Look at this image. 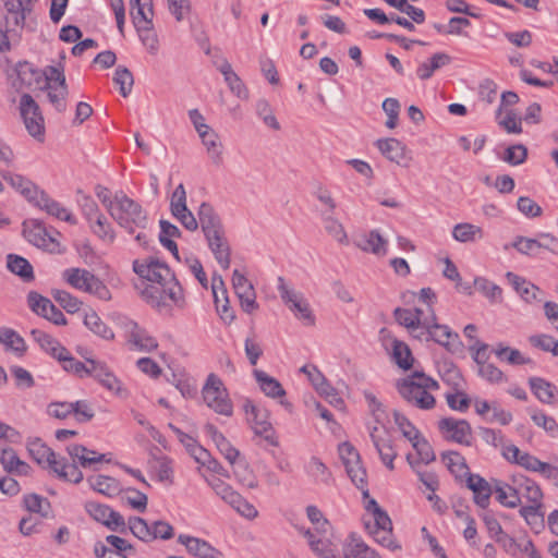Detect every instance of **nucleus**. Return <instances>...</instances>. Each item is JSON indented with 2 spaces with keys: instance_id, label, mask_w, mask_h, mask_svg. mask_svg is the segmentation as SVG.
<instances>
[{
  "instance_id": "7ed1b4c3",
  "label": "nucleus",
  "mask_w": 558,
  "mask_h": 558,
  "mask_svg": "<svg viewBox=\"0 0 558 558\" xmlns=\"http://www.w3.org/2000/svg\"><path fill=\"white\" fill-rule=\"evenodd\" d=\"M29 456L43 468H49L62 481L78 484L83 473L75 464H69L65 458L58 459L57 453L39 438L28 440Z\"/></svg>"
},
{
  "instance_id": "4468645a",
  "label": "nucleus",
  "mask_w": 558,
  "mask_h": 558,
  "mask_svg": "<svg viewBox=\"0 0 558 558\" xmlns=\"http://www.w3.org/2000/svg\"><path fill=\"white\" fill-rule=\"evenodd\" d=\"M211 292L217 314L225 324H232L235 319V312L230 306L225 281L222 277L217 272H215L211 277Z\"/></svg>"
},
{
  "instance_id": "5fc2aeb1",
  "label": "nucleus",
  "mask_w": 558,
  "mask_h": 558,
  "mask_svg": "<svg viewBox=\"0 0 558 558\" xmlns=\"http://www.w3.org/2000/svg\"><path fill=\"white\" fill-rule=\"evenodd\" d=\"M323 223L326 232L341 244L348 243V235L342 223L332 214L323 215Z\"/></svg>"
},
{
  "instance_id": "8fccbe9b",
  "label": "nucleus",
  "mask_w": 558,
  "mask_h": 558,
  "mask_svg": "<svg viewBox=\"0 0 558 558\" xmlns=\"http://www.w3.org/2000/svg\"><path fill=\"white\" fill-rule=\"evenodd\" d=\"M396 322L412 331L418 327V306L397 307L393 311Z\"/></svg>"
},
{
  "instance_id": "a19ab883",
  "label": "nucleus",
  "mask_w": 558,
  "mask_h": 558,
  "mask_svg": "<svg viewBox=\"0 0 558 558\" xmlns=\"http://www.w3.org/2000/svg\"><path fill=\"white\" fill-rule=\"evenodd\" d=\"M7 267L12 274L19 276L25 282H29L35 278L33 266L26 258L20 255L9 254L7 256Z\"/></svg>"
},
{
  "instance_id": "6ab92c4d",
  "label": "nucleus",
  "mask_w": 558,
  "mask_h": 558,
  "mask_svg": "<svg viewBox=\"0 0 558 558\" xmlns=\"http://www.w3.org/2000/svg\"><path fill=\"white\" fill-rule=\"evenodd\" d=\"M425 335L426 341H434L441 347L450 350V347L459 342V335L453 332L448 325L439 324L435 320L421 328V336Z\"/></svg>"
},
{
  "instance_id": "58836bf2",
  "label": "nucleus",
  "mask_w": 558,
  "mask_h": 558,
  "mask_svg": "<svg viewBox=\"0 0 558 558\" xmlns=\"http://www.w3.org/2000/svg\"><path fill=\"white\" fill-rule=\"evenodd\" d=\"M529 385L535 397L545 404H553L557 388L551 383L541 377H531Z\"/></svg>"
},
{
  "instance_id": "37998d69",
  "label": "nucleus",
  "mask_w": 558,
  "mask_h": 558,
  "mask_svg": "<svg viewBox=\"0 0 558 558\" xmlns=\"http://www.w3.org/2000/svg\"><path fill=\"white\" fill-rule=\"evenodd\" d=\"M452 236L458 242L469 243L482 240L484 232L483 229L478 226L463 222L453 227Z\"/></svg>"
},
{
  "instance_id": "dca6fc26",
  "label": "nucleus",
  "mask_w": 558,
  "mask_h": 558,
  "mask_svg": "<svg viewBox=\"0 0 558 558\" xmlns=\"http://www.w3.org/2000/svg\"><path fill=\"white\" fill-rule=\"evenodd\" d=\"M121 325L128 338V342L136 350L150 352L158 348L157 340L148 335V332L141 328L134 320L124 318Z\"/></svg>"
},
{
  "instance_id": "2f4dec72",
  "label": "nucleus",
  "mask_w": 558,
  "mask_h": 558,
  "mask_svg": "<svg viewBox=\"0 0 558 558\" xmlns=\"http://www.w3.org/2000/svg\"><path fill=\"white\" fill-rule=\"evenodd\" d=\"M0 462L3 469L9 473L26 475L31 470V466L22 461L12 448L0 449Z\"/></svg>"
},
{
  "instance_id": "338daca9",
  "label": "nucleus",
  "mask_w": 558,
  "mask_h": 558,
  "mask_svg": "<svg viewBox=\"0 0 558 558\" xmlns=\"http://www.w3.org/2000/svg\"><path fill=\"white\" fill-rule=\"evenodd\" d=\"M531 418L535 425L549 433L550 436L556 437L558 435V424L553 416L545 414L543 411L533 410Z\"/></svg>"
},
{
  "instance_id": "6e6d98bb",
  "label": "nucleus",
  "mask_w": 558,
  "mask_h": 558,
  "mask_svg": "<svg viewBox=\"0 0 558 558\" xmlns=\"http://www.w3.org/2000/svg\"><path fill=\"white\" fill-rule=\"evenodd\" d=\"M451 57L445 52H437L433 54L426 62L421 65V78H428L433 73L440 68L449 64Z\"/></svg>"
},
{
  "instance_id": "a878e982",
  "label": "nucleus",
  "mask_w": 558,
  "mask_h": 558,
  "mask_svg": "<svg viewBox=\"0 0 558 558\" xmlns=\"http://www.w3.org/2000/svg\"><path fill=\"white\" fill-rule=\"evenodd\" d=\"M379 151L390 161L407 167L410 158L403 144L396 138H384L376 142Z\"/></svg>"
},
{
  "instance_id": "f8f14e48",
  "label": "nucleus",
  "mask_w": 558,
  "mask_h": 558,
  "mask_svg": "<svg viewBox=\"0 0 558 558\" xmlns=\"http://www.w3.org/2000/svg\"><path fill=\"white\" fill-rule=\"evenodd\" d=\"M232 288L243 312L252 314L259 308L254 286L238 269L232 274Z\"/></svg>"
},
{
  "instance_id": "e2e57ef3",
  "label": "nucleus",
  "mask_w": 558,
  "mask_h": 558,
  "mask_svg": "<svg viewBox=\"0 0 558 558\" xmlns=\"http://www.w3.org/2000/svg\"><path fill=\"white\" fill-rule=\"evenodd\" d=\"M305 536L310 539V546L320 558H339L331 544L327 539H315L313 533L307 530Z\"/></svg>"
},
{
  "instance_id": "603ef678",
  "label": "nucleus",
  "mask_w": 558,
  "mask_h": 558,
  "mask_svg": "<svg viewBox=\"0 0 558 558\" xmlns=\"http://www.w3.org/2000/svg\"><path fill=\"white\" fill-rule=\"evenodd\" d=\"M84 324L90 331L106 340H112L114 338L111 328L108 327L95 312L85 315Z\"/></svg>"
},
{
  "instance_id": "f704fd0d",
  "label": "nucleus",
  "mask_w": 558,
  "mask_h": 558,
  "mask_svg": "<svg viewBox=\"0 0 558 558\" xmlns=\"http://www.w3.org/2000/svg\"><path fill=\"white\" fill-rule=\"evenodd\" d=\"M37 205L40 209L45 210L47 214L60 219L64 220L71 225H76V219L73 217V215L64 207L61 206L60 203L56 202L54 199L50 198L45 193H41Z\"/></svg>"
},
{
  "instance_id": "c756f323",
  "label": "nucleus",
  "mask_w": 558,
  "mask_h": 558,
  "mask_svg": "<svg viewBox=\"0 0 558 558\" xmlns=\"http://www.w3.org/2000/svg\"><path fill=\"white\" fill-rule=\"evenodd\" d=\"M206 434L213 439L215 442L217 449L220 451V453L231 463L234 464L236 459L240 456V452L238 449H235L230 441L223 436L222 433L218 430V428L207 423L204 427Z\"/></svg>"
},
{
  "instance_id": "aec40b11",
  "label": "nucleus",
  "mask_w": 558,
  "mask_h": 558,
  "mask_svg": "<svg viewBox=\"0 0 558 558\" xmlns=\"http://www.w3.org/2000/svg\"><path fill=\"white\" fill-rule=\"evenodd\" d=\"M369 436L383 463H385L390 470H392L396 452L390 444L389 434L386 427L384 425H376L372 427Z\"/></svg>"
},
{
  "instance_id": "79ce46f5",
  "label": "nucleus",
  "mask_w": 558,
  "mask_h": 558,
  "mask_svg": "<svg viewBox=\"0 0 558 558\" xmlns=\"http://www.w3.org/2000/svg\"><path fill=\"white\" fill-rule=\"evenodd\" d=\"M345 471L351 482L357 489L361 490L363 498L369 497L367 473L363 466L362 460L359 459L356 463L345 466Z\"/></svg>"
},
{
  "instance_id": "f03ea898",
  "label": "nucleus",
  "mask_w": 558,
  "mask_h": 558,
  "mask_svg": "<svg viewBox=\"0 0 558 558\" xmlns=\"http://www.w3.org/2000/svg\"><path fill=\"white\" fill-rule=\"evenodd\" d=\"M198 218L202 231L215 259L222 269H229L231 247L220 217L210 204L202 203L198 208Z\"/></svg>"
},
{
  "instance_id": "052dcab7",
  "label": "nucleus",
  "mask_w": 558,
  "mask_h": 558,
  "mask_svg": "<svg viewBox=\"0 0 558 558\" xmlns=\"http://www.w3.org/2000/svg\"><path fill=\"white\" fill-rule=\"evenodd\" d=\"M52 296L70 314L78 312L83 305L77 298L64 290H53Z\"/></svg>"
},
{
  "instance_id": "9d476101",
  "label": "nucleus",
  "mask_w": 558,
  "mask_h": 558,
  "mask_svg": "<svg viewBox=\"0 0 558 558\" xmlns=\"http://www.w3.org/2000/svg\"><path fill=\"white\" fill-rule=\"evenodd\" d=\"M20 109L26 130L33 137L41 142L45 134L44 119L34 98L28 94L22 95Z\"/></svg>"
},
{
  "instance_id": "c03bdc74",
  "label": "nucleus",
  "mask_w": 558,
  "mask_h": 558,
  "mask_svg": "<svg viewBox=\"0 0 558 558\" xmlns=\"http://www.w3.org/2000/svg\"><path fill=\"white\" fill-rule=\"evenodd\" d=\"M87 481L94 490L108 497L116 496L121 490L119 482L110 476L96 475L90 476Z\"/></svg>"
},
{
  "instance_id": "69168bd1",
  "label": "nucleus",
  "mask_w": 558,
  "mask_h": 558,
  "mask_svg": "<svg viewBox=\"0 0 558 558\" xmlns=\"http://www.w3.org/2000/svg\"><path fill=\"white\" fill-rule=\"evenodd\" d=\"M541 506L542 505H530L520 509L521 517L536 531L544 526V515L539 512Z\"/></svg>"
},
{
  "instance_id": "423d86ee",
  "label": "nucleus",
  "mask_w": 558,
  "mask_h": 558,
  "mask_svg": "<svg viewBox=\"0 0 558 558\" xmlns=\"http://www.w3.org/2000/svg\"><path fill=\"white\" fill-rule=\"evenodd\" d=\"M203 399L208 408L216 413L231 416L233 405L222 380L215 374H209L202 390Z\"/></svg>"
},
{
  "instance_id": "4c0bfd02",
  "label": "nucleus",
  "mask_w": 558,
  "mask_h": 558,
  "mask_svg": "<svg viewBox=\"0 0 558 558\" xmlns=\"http://www.w3.org/2000/svg\"><path fill=\"white\" fill-rule=\"evenodd\" d=\"M31 335L43 350L59 360L62 354L66 353V349L53 337L39 329H33Z\"/></svg>"
},
{
  "instance_id": "774afa93",
  "label": "nucleus",
  "mask_w": 558,
  "mask_h": 558,
  "mask_svg": "<svg viewBox=\"0 0 558 558\" xmlns=\"http://www.w3.org/2000/svg\"><path fill=\"white\" fill-rule=\"evenodd\" d=\"M381 108L387 116V120L385 125L392 130L398 125L399 113H400V102L396 98H386L383 101Z\"/></svg>"
},
{
  "instance_id": "c85d7f7f",
  "label": "nucleus",
  "mask_w": 558,
  "mask_h": 558,
  "mask_svg": "<svg viewBox=\"0 0 558 558\" xmlns=\"http://www.w3.org/2000/svg\"><path fill=\"white\" fill-rule=\"evenodd\" d=\"M66 452L73 461L72 464L76 466L78 463L83 468H92L94 464L105 460V454H98L96 451L77 444L69 445Z\"/></svg>"
},
{
  "instance_id": "72a5a7b5",
  "label": "nucleus",
  "mask_w": 558,
  "mask_h": 558,
  "mask_svg": "<svg viewBox=\"0 0 558 558\" xmlns=\"http://www.w3.org/2000/svg\"><path fill=\"white\" fill-rule=\"evenodd\" d=\"M494 493L496 495L497 501L500 502L504 507L517 508L521 504L517 484L512 486L507 483L497 481L494 485Z\"/></svg>"
},
{
  "instance_id": "1a4fd4ad",
  "label": "nucleus",
  "mask_w": 558,
  "mask_h": 558,
  "mask_svg": "<svg viewBox=\"0 0 558 558\" xmlns=\"http://www.w3.org/2000/svg\"><path fill=\"white\" fill-rule=\"evenodd\" d=\"M247 414V420L252 425L254 433L257 436L263 437L269 445L278 446V439L276 437L275 429L269 422V413L266 409H262L256 404L247 401L244 405Z\"/></svg>"
},
{
  "instance_id": "6e6552de",
  "label": "nucleus",
  "mask_w": 558,
  "mask_h": 558,
  "mask_svg": "<svg viewBox=\"0 0 558 558\" xmlns=\"http://www.w3.org/2000/svg\"><path fill=\"white\" fill-rule=\"evenodd\" d=\"M45 75L49 101L57 109V111H65V99L69 92L63 70H60L56 66H48L45 70Z\"/></svg>"
},
{
  "instance_id": "7c9ffc66",
  "label": "nucleus",
  "mask_w": 558,
  "mask_h": 558,
  "mask_svg": "<svg viewBox=\"0 0 558 558\" xmlns=\"http://www.w3.org/2000/svg\"><path fill=\"white\" fill-rule=\"evenodd\" d=\"M396 388L400 396L409 403L418 407V371L399 379Z\"/></svg>"
},
{
  "instance_id": "393cba45",
  "label": "nucleus",
  "mask_w": 558,
  "mask_h": 558,
  "mask_svg": "<svg viewBox=\"0 0 558 558\" xmlns=\"http://www.w3.org/2000/svg\"><path fill=\"white\" fill-rule=\"evenodd\" d=\"M506 278L524 302L529 304L542 302L538 287L511 271L506 274Z\"/></svg>"
},
{
  "instance_id": "2eb2a0df",
  "label": "nucleus",
  "mask_w": 558,
  "mask_h": 558,
  "mask_svg": "<svg viewBox=\"0 0 558 558\" xmlns=\"http://www.w3.org/2000/svg\"><path fill=\"white\" fill-rule=\"evenodd\" d=\"M27 302L33 312L45 317L54 325H66V318L63 313L47 298L32 291L27 295Z\"/></svg>"
},
{
  "instance_id": "a211bd4d",
  "label": "nucleus",
  "mask_w": 558,
  "mask_h": 558,
  "mask_svg": "<svg viewBox=\"0 0 558 558\" xmlns=\"http://www.w3.org/2000/svg\"><path fill=\"white\" fill-rule=\"evenodd\" d=\"M86 361L89 364L90 377H94L102 387L109 391H112L118 396L123 395L124 390L122 388L121 381L105 363L92 359H87Z\"/></svg>"
},
{
  "instance_id": "20e7f679",
  "label": "nucleus",
  "mask_w": 558,
  "mask_h": 558,
  "mask_svg": "<svg viewBox=\"0 0 558 558\" xmlns=\"http://www.w3.org/2000/svg\"><path fill=\"white\" fill-rule=\"evenodd\" d=\"M110 216L130 234L134 233L136 229H145L148 225L147 213L122 191L117 192V206Z\"/></svg>"
},
{
  "instance_id": "13d9d810",
  "label": "nucleus",
  "mask_w": 558,
  "mask_h": 558,
  "mask_svg": "<svg viewBox=\"0 0 558 558\" xmlns=\"http://www.w3.org/2000/svg\"><path fill=\"white\" fill-rule=\"evenodd\" d=\"M113 82L119 86L120 94L123 97H128L133 88L134 78L132 72L122 65L116 69Z\"/></svg>"
},
{
  "instance_id": "bf43d9fd",
  "label": "nucleus",
  "mask_w": 558,
  "mask_h": 558,
  "mask_svg": "<svg viewBox=\"0 0 558 558\" xmlns=\"http://www.w3.org/2000/svg\"><path fill=\"white\" fill-rule=\"evenodd\" d=\"M60 362H62L63 368L66 372L73 373L78 377L89 376V364H85L75 357H73L70 352L66 350L65 354L59 357Z\"/></svg>"
},
{
  "instance_id": "3c124183",
  "label": "nucleus",
  "mask_w": 558,
  "mask_h": 558,
  "mask_svg": "<svg viewBox=\"0 0 558 558\" xmlns=\"http://www.w3.org/2000/svg\"><path fill=\"white\" fill-rule=\"evenodd\" d=\"M89 227L95 235L106 243H113L116 239L114 230L106 216L101 214L89 223Z\"/></svg>"
},
{
  "instance_id": "4be33fe9",
  "label": "nucleus",
  "mask_w": 558,
  "mask_h": 558,
  "mask_svg": "<svg viewBox=\"0 0 558 558\" xmlns=\"http://www.w3.org/2000/svg\"><path fill=\"white\" fill-rule=\"evenodd\" d=\"M253 375L259 385L262 391L270 398H280V404L286 409L291 410L292 405L289 401L284 400L286 390L281 384L274 377L260 369H254Z\"/></svg>"
},
{
  "instance_id": "4d7b16f0",
  "label": "nucleus",
  "mask_w": 558,
  "mask_h": 558,
  "mask_svg": "<svg viewBox=\"0 0 558 558\" xmlns=\"http://www.w3.org/2000/svg\"><path fill=\"white\" fill-rule=\"evenodd\" d=\"M0 343L7 345L9 349L23 354L26 351L24 339L10 328L0 329Z\"/></svg>"
},
{
  "instance_id": "473e14b6",
  "label": "nucleus",
  "mask_w": 558,
  "mask_h": 558,
  "mask_svg": "<svg viewBox=\"0 0 558 558\" xmlns=\"http://www.w3.org/2000/svg\"><path fill=\"white\" fill-rule=\"evenodd\" d=\"M437 304L436 292L432 288L421 289V328L437 320L434 306Z\"/></svg>"
},
{
  "instance_id": "a18cd8bd",
  "label": "nucleus",
  "mask_w": 558,
  "mask_h": 558,
  "mask_svg": "<svg viewBox=\"0 0 558 558\" xmlns=\"http://www.w3.org/2000/svg\"><path fill=\"white\" fill-rule=\"evenodd\" d=\"M441 460L450 473H452L456 477H461L469 473V466L464 457L457 451L442 452Z\"/></svg>"
},
{
  "instance_id": "e433bc0d",
  "label": "nucleus",
  "mask_w": 558,
  "mask_h": 558,
  "mask_svg": "<svg viewBox=\"0 0 558 558\" xmlns=\"http://www.w3.org/2000/svg\"><path fill=\"white\" fill-rule=\"evenodd\" d=\"M357 246L377 256L387 254V241L376 230L361 236L357 241Z\"/></svg>"
},
{
  "instance_id": "0e129e2a",
  "label": "nucleus",
  "mask_w": 558,
  "mask_h": 558,
  "mask_svg": "<svg viewBox=\"0 0 558 558\" xmlns=\"http://www.w3.org/2000/svg\"><path fill=\"white\" fill-rule=\"evenodd\" d=\"M128 530H130L132 534L141 541H151V527L140 517H131L129 519Z\"/></svg>"
},
{
  "instance_id": "bb28decb",
  "label": "nucleus",
  "mask_w": 558,
  "mask_h": 558,
  "mask_svg": "<svg viewBox=\"0 0 558 558\" xmlns=\"http://www.w3.org/2000/svg\"><path fill=\"white\" fill-rule=\"evenodd\" d=\"M365 501V510L368 520H365V527L369 532L373 529H381L384 526H390L392 524L388 513L377 504L374 498H363Z\"/></svg>"
},
{
  "instance_id": "9b49d317",
  "label": "nucleus",
  "mask_w": 558,
  "mask_h": 558,
  "mask_svg": "<svg viewBox=\"0 0 558 558\" xmlns=\"http://www.w3.org/2000/svg\"><path fill=\"white\" fill-rule=\"evenodd\" d=\"M487 350L488 344L480 340L470 345L472 357L478 366V375L489 383L499 384L505 380L504 373L497 366L487 362Z\"/></svg>"
},
{
  "instance_id": "ddd939ff",
  "label": "nucleus",
  "mask_w": 558,
  "mask_h": 558,
  "mask_svg": "<svg viewBox=\"0 0 558 558\" xmlns=\"http://www.w3.org/2000/svg\"><path fill=\"white\" fill-rule=\"evenodd\" d=\"M438 427L447 440L464 446H471L472 428L468 421L454 417H445L438 422Z\"/></svg>"
},
{
  "instance_id": "680f3d73",
  "label": "nucleus",
  "mask_w": 558,
  "mask_h": 558,
  "mask_svg": "<svg viewBox=\"0 0 558 558\" xmlns=\"http://www.w3.org/2000/svg\"><path fill=\"white\" fill-rule=\"evenodd\" d=\"M510 246L515 248L519 253L531 257H536L539 253V243L537 238L532 239L520 235L514 239Z\"/></svg>"
},
{
  "instance_id": "c9c22d12",
  "label": "nucleus",
  "mask_w": 558,
  "mask_h": 558,
  "mask_svg": "<svg viewBox=\"0 0 558 558\" xmlns=\"http://www.w3.org/2000/svg\"><path fill=\"white\" fill-rule=\"evenodd\" d=\"M513 483L518 486L520 498L524 497L531 505H542V489L533 480L520 476L514 478Z\"/></svg>"
},
{
  "instance_id": "39448f33",
  "label": "nucleus",
  "mask_w": 558,
  "mask_h": 558,
  "mask_svg": "<svg viewBox=\"0 0 558 558\" xmlns=\"http://www.w3.org/2000/svg\"><path fill=\"white\" fill-rule=\"evenodd\" d=\"M62 278L74 289L93 294L102 301L111 300L108 287L93 272L84 268H68Z\"/></svg>"
},
{
  "instance_id": "de8ad7c7",
  "label": "nucleus",
  "mask_w": 558,
  "mask_h": 558,
  "mask_svg": "<svg viewBox=\"0 0 558 558\" xmlns=\"http://www.w3.org/2000/svg\"><path fill=\"white\" fill-rule=\"evenodd\" d=\"M23 504L29 512L38 513L43 518H48L51 512L50 501L35 493L25 495Z\"/></svg>"
},
{
  "instance_id": "f257e3e1",
  "label": "nucleus",
  "mask_w": 558,
  "mask_h": 558,
  "mask_svg": "<svg viewBox=\"0 0 558 558\" xmlns=\"http://www.w3.org/2000/svg\"><path fill=\"white\" fill-rule=\"evenodd\" d=\"M133 270L141 278L158 284L146 288L145 295H149L151 299H163L167 295L175 304L183 302L182 287L167 264L154 258L145 262L135 260Z\"/></svg>"
},
{
  "instance_id": "0eeeda50",
  "label": "nucleus",
  "mask_w": 558,
  "mask_h": 558,
  "mask_svg": "<svg viewBox=\"0 0 558 558\" xmlns=\"http://www.w3.org/2000/svg\"><path fill=\"white\" fill-rule=\"evenodd\" d=\"M379 339L391 361L400 368L408 371L413 366L414 357L405 342L395 338L387 328L379 330Z\"/></svg>"
},
{
  "instance_id": "ea45409f",
  "label": "nucleus",
  "mask_w": 558,
  "mask_h": 558,
  "mask_svg": "<svg viewBox=\"0 0 558 558\" xmlns=\"http://www.w3.org/2000/svg\"><path fill=\"white\" fill-rule=\"evenodd\" d=\"M345 558H381L374 549L368 547L362 539L351 536L343 545Z\"/></svg>"
},
{
  "instance_id": "f3484780",
  "label": "nucleus",
  "mask_w": 558,
  "mask_h": 558,
  "mask_svg": "<svg viewBox=\"0 0 558 558\" xmlns=\"http://www.w3.org/2000/svg\"><path fill=\"white\" fill-rule=\"evenodd\" d=\"M23 234L33 245L49 252H56L59 243L47 232L45 227L37 220L24 222Z\"/></svg>"
},
{
  "instance_id": "49530a36",
  "label": "nucleus",
  "mask_w": 558,
  "mask_h": 558,
  "mask_svg": "<svg viewBox=\"0 0 558 558\" xmlns=\"http://www.w3.org/2000/svg\"><path fill=\"white\" fill-rule=\"evenodd\" d=\"M474 288L481 292L492 304L502 302V289L493 281L477 277L474 279Z\"/></svg>"
},
{
  "instance_id": "5701e85b",
  "label": "nucleus",
  "mask_w": 558,
  "mask_h": 558,
  "mask_svg": "<svg viewBox=\"0 0 558 558\" xmlns=\"http://www.w3.org/2000/svg\"><path fill=\"white\" fill-rule=\"evenodd\" d=\"M203 145L206 148L207 156L215 167H221L225 163V146L219 134L211 128L199 134Z\"/></svg>"
},
{
  "instance_id": "cd10ccee",
  "label": "nucleus",
  "mask_w": 558,
  "mask_h": 558,
  "mask_svg": "<svg viewBox=\"0 0 558 558\" xmlns=\"http://www.w3.org/2000/svg\"><path fill=\"white\" fill-rule=\"evenodd\" d=\"M468 487L474 493V501L482 509H486L494 488L488 482L478 474H469L466 480Z\"/></svg>"
},
{
  "instance_id": "412c9836",
  "label": "nucleus",
  "mask_w": 558,
  "mask_h": 558,
  "mask_svg": "<svg viewBox=\"0 0 558 558\" xmlns=\"http://www.w3.org/2000/svg\"><path fill=\"white\" fill-rule=\"evenodd\" d=\"M178 542L186 547L189 554L197 558H222L223 554L211 546L208 542L181 534L178 537Z\"/></svg>"
},
{
  "instance_id": "864d4df0",
  "label": "nucleus",
  "mask_w": 558,
  "mask_h": 558,
  "mask_svg": "<svg viewBox=\"0 0 558 558\" xmlns=\"http://www.w3.org/2000/svg\"><path fill=\"white\" fill-rule=\"evenodd\" d=\"M395 423L402 435L412 442L415 450L418 449V432L416 427L399 411L393 412Z\"/></svg>"
},
{
  "instance_id": "09e8293b",
  "label": "nucleus",
  "mask_w": 558,
  "mask_h": 558,
  "mask_svg": "<svg viewBox=\"0 0 558 558\" xmlns=\"http://www.w3.org/2000/svg\"><path fill=\"white\" fill-rule=\"evenodd\" d=\"M494 353L501 361H506L511 365H524L533 363L532 359L525 357L518 349L506 347L502 343H498L495 347Z\"/></svg>"
},
{
  "instance_id": "b1692460",
  "label": "nucleus",
  "mask_w": 558,
  "mask_h": 558,
  "mask_svg": "<svg viewBox=\"0 0 558 558\" xmlns=\"http://www.w3.org/2000/svg\"><path fill=\"white\" fill-rule=\"evenodd\" d=\"M153 16L150 14H144V16L131 15L142 43L148 48L149 52L155 53L158 48V38L154 32Z\"/></svg>"
}]
</instances>
